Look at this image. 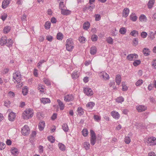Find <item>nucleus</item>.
<instances>
[{
    "label": "nucleus",
    "instance_id": "nucleus-1",
    "mask_svg": "<svg viewBox=\"0 0 156 156\" xmlns=\"http://www.w3.org/2000/svg\"><path fill=\"white\" fill-rule=\"evenodd\" d=\"M22 78V76L20 72L17 71L13 74V81L14 82V83L18 84V85H16V87L18 88L22 86L20 84Z\"/></svg>",
    "mask_w": 156,
    "mask_h": 156
},
{
    "label": "nucleus",
    "instance_id": "nucleus-2",
    "mask_svg": "<svg viewBox=\"0 0 156 156\" xmlns=\"http://www.w3.org/2000/svg\"><path fill=\"white\" fill-rule=\"evenodd\" d=\"M34 114L33 110L31 108L27 109L23 111L22 117L25 119H28L32 118Z\"/></svg>",
    "mask_w": 156,
    "mask_h": 156
},
{
    "label": "nucleus",
    "instance_id": "nucleus-3",
    "mask_svg": "<svg viewBox=\"0 0 156 156\" xmlns=\"http://www.w3.org/2000/svg\"><path fill=\"white\" fill-rule=\"evenodd\" d=\"M66 46L67 51H72L74 47V44L72 38H70L67 39L66 42Z\"/></svg>",
    "mask_w": 156,
    "mask_h": 156
},
{
    "label": "nucleus",
    "instance_id": "nucleus-4",
    "mask_svg": "<svg viewBox=\"0 0 156 156\" xmlns=\"http://www.w3.org/2000/svg\"><path fill=\"white\" fill-rule=\"evenodd\" d=\"M147 145L150 146H154L156 145V138L154 137L148 138L146 141Z\"/></svg>",
    "mask_w": 156,
    "mask_h": 156
},
{
    "label": "nucleus",
    "instance_id": "nucleus-5",
    "mask_svg": "<svg viewBox=\"0 0 156 156\" xmlns=\"http://www.w3.org/2000/svg\"><path fill=\"white\" fill-rule=\"evenodd\" d=\"M90 143L92 145H94L96 142V136L94 131L92 130H90Z\"/></svg>",
    "mask_w": 156,
    "mask_h": 156
},
{
    "label": "nucleus",
    "instance_id": "nucleus-6",
    "mask_svg": "<svg viewBox=\"0 0 156 156\" xmlns=\"http://www.w3.org/2000/svg\"><path fill=\"white\" fill-rule=\"evenodd\" d=\"M30 132V129L28 126L27 125H25L22 127L21 129V133L24 136L28 135Z\"/></svg>",
    "mask_w": 156,
    "mask_h": 156
},
{
    "label": "nucleus",
    "instance_id": "nucleus-7",
    "mask_svg": "<svg viewBox=\"0 0 156 156\" xmlns=\"http://www.w3.org/2000/svg\"><path fill=\"white\" fill-rule=\"evenodd\" d=\"M100 77L105 80H108L109 78V75L104 71H102L99 73Z\"/></svg>",
    "mask_w": 156,
    "mask_h": 156
},
{
    "label": "nucleus",
    "instance_id": "nucleus-8",
    "mask_svg": "<svg viewBox=\"0 0 156 156\" xmlns=\"http://www.w3.org/2000/svg\"><path fill=\"white\" fill-rule=\"evenodd\" d=\"M74 96L72 94H69L64 96V100L67 102L72 101L73 100Z\"/></svg>",
    "mask_w": 156,
    "mask_h": 156
},
{
    "label": "nucleus",
    "instance_id": "nucleus-9",
    "mask_svg": "<svg viewBox=\"0 0 156 156\" xmlns=\"http://www.w3.org/2000/svg\"><path fill=\"white\" fill-rule=\"evenodd\" d=\"M138 55L136 54H130L127 56V59L129 61L135 60L137 58Z\"/></svg>",
    "mask_w": 156,
    "mask_h": 156
},
{
    "label": "nucleus",
    "instance_id": "nucleus-10",
    "mask_svg": "<svg viewBox=\"0 0 156 156\" xmlns=\"http://www.w3.org/2000/svg\"><path fill=\"white\" fill-rule=\"evenodd\" d=\"M111 115L112 117L116 119H119L120 117V115L117 112L115 111H113L111 112Z\"/></svg>",
    "mask_w": 156,
    "mask_h": 156
},
{
    "label": "nucleus",
    "instance_id": "nucleus-11",
    "mask_svg": "<svg viewBox=\"0 0 156 156\" xmlns=\"http://www.w3.org/2000/svg\"><path fill=\"white\" fill-rule=\"evenodd\" d=\"M84 93L88 96H91L93 94V92L92 90L89 87L84 88Z\"/></svg>",
    "mask_w": 156,
    "mask_h": 156
},
{
    "label": "nucleus",
    "instance_id": "nucleus-12",
    "mask_svg": "<svg viewBox=\"0 0 156 156\" xmlns=\"http://www.w3.org/2000/svg\"><path fill=\"white\" fill-rule=\"evenodd\" d=\"M136 108L139 112H142L145 111L147 107L146 106L144 105H138L136 106Z\"/></svg>",
    "mask_w": 156,
    "mask_h": 156
},
{
    "label": "nucleus",
    "instance_id": "nucleus-13",
    "mask_svg": "<svg viewBox=\"0 0 156 156\" xmlns=\"http://www.w3.org/2000/svg\"><path fill=\"white\" fill-rule=\"evenodd\" d=\"M12 0H4L2 2V7L3 9L7 8Z\"/></svg>",
    "mask_w": 156,
    "mask_h": 156
},
{
    "label": "nucleus",
    "instance_id": "nucleus-14",
    "mask_svg": "<svg viewBox=\"0 0 156 156\" xmlns=\"http://www.w3.org/2000/svg\"><path fill=\"white\" fill-rule=\"evenodd\" d=\"M7 37L5 36L2 37L0 39V45L3 46L6 44L7 42Z\"/></svg>",
    "mask_w": 156,
    "mask_h": 156
},
{
    "label": "nucleus",
    "instance_id": "nucleus-15",
    "mask_svg": "<svg viewBox=\"0 0 156 156\" xmlns=\"http://www.w3.org/2000/svg\"><path fill=\"white\" fill-rule=\"evenodd\" d=\"M129 12V10L128 8H125L122 11V16L124 17H126L128 15Z\"/></svg>",
    "mask_w": 156,
    "mask_h": 156
},
{
    "label": "nucleus",
    "instance_id": "nucleus-16",
    "mask_svg": "<svg viewBox=\"0 0 156 156\" xmlns=\"http://www.w3.org/2000/svg\"><path fill=\"white\" fill-rule=\"evenodd\" d=\"M16 116V115L15 113L11 112L8 116L9 119L10 121H13L15 119Z\"/></svg>",
    "mask_w": 156,
    "mask_h": 156
},
{
    "label": "nucleus",
    "instance_id": "nucleus-17",
    "mask_svg": "<svg viewBox=\"0 0 156 156\" xmlns=\"http://www.w3.org/2000/svg\"><path fill=\"white\" fill-rule=\"evenodd\" d=\"M80 75V72L78 71H74L72 73L71 75V76L73 79L75 80L78 78L79 76Z\"/></svg>",
    "mask_w": 156,
    "mask_h": 156
},
{
    "label": "nucleus",
    "instance_id": "nucleus-18",
    "mask_svg": "<svg viewBox=\"0 0 156 156\" xmlns=\"http://www.w3.org/2000/svg\"><path fill=\"white\" fill-rule=\"evenodd\" d=\"M140 21L142 23L146 22L147 21V18L146 16L144 14L140 15L139 17Z\"/></svg>",
    "mask_w": 156,
    "mask_h": 156
},
{
    "label": "nucleus",
    "instance_id": "nucleus-19",
    "mask_svg": "<svg viewBox=\"0 0 156 156\" xmlns=\"http://www.w3.org/2000/svg\"><path fill=\"white\" fill-rule=\"evenodd\" d=\"M45 126V123L44 121H41L38 124V128L40 131L43 130Z\"/></svg>",
    "mask_w": 156,
    "mask_h": 156
},
{
    "label": "nucleus",
    "instance_id": "nucleus-20",
    "mask_svg": "<svg viewBox=\"0 0 156 156\" xmlns=\"http://www.w3.org/2000/svg\"><path fill=\"white\" fill-rule=\"evenodd\" d=\"M41 102L44 104H45L50 102V99L48 98H43L40 99Z\"/></svg>",
    "mask_w": 156,
    "mask_h": 156
},
{
    "label": "nucleus",
    "instance_id": "nucleus-21",
    "mask_svg": "<svg viewBox=\"0 0 156 156\" xmlns=\"http://www.w3.org/2000/svg\"><path fill=\"white\" fill-rule=\"evenodd\" d=\"M57 102L60 110H62L64 109L65 107V105L64 104L63 102L61 101L60 100H57Z\"/></svg>",
    "mask_w": 156,
    "mask_h": 156
},
{
    "label": "nucleus",
    "instance_id": "nucleus-22",
    "mask_svg": "<svg viewBox=\"0 0 156 156\" xmlns=\"http://www.w3.org/2000/svg\"><path fill=\"white\" fill-rule=\"evenodd\" d=\"M130 19L133 22L136 21L137 19V17L135 13H132L130 15Z\"/></svg>",
    "mask_w": 156,
    "mask_h": 156
},
{
    "label": "nucleus",
    "instance_id": "nucleus-23",
    "mask_svg": "<svg viewBox=\"0 0 156 156\" xmlns=\"http://www.w3.org/2000/svg\"><path fill=\"white\" fill-rule=\"evenodd\" d=\"M143 52L145 56H147L150 54V51L147 48H144L143 50Z\"/></svg>",
    "mask_w": 156,
    "mask_h": 156
},
{
    "label": "nucleus",
    "instance_id": "nucleus-24",
    "mask_svg": "<svg viewBox=\"0 0 156 156\" xmlns=\"http://www.w3.org/2000/svg\"><path fill=\"white\" fill-rule=\"evenodd\" d=\"M62 129L65 132L67 133L69 131V127L67 124L66 123H64L62 125Z\"/></svg>",
    "mask_w": 156,
    "mask_h": 156
},
{
    "label": "nucleus",
    "instance_id": "nucleus-25",
    "mask_svg": "<svg viewBox=\"0 0 156 156\" xmlns=\"http://www.w3.org/2000/svg\"><path fill=\"white\" fill-rule=\"evenodd\" d=\"M11 151L12 154L15 156L17 155L19 153L18 149L14 147L12 148Z\"/></svg>",
    "mask_w": 156,
    "mask_h": 156
},
{
    "label": "nucleus",
    "instance_id": "nucleus-26",
    "mask_svg": "<svg viewBox=\"0 0 156 156\" xmlns=\"http://www.w3.org/2000/svg\"><path fill=\"white\" fill-rule=\"evenodd\" d=\"M77 111L78 114L80 116L83 115L84 113V109L81 107H79L77 108Z\"/></svg>",
    "mask_w": 156,
    "mask_h": 156
},
{
    "label": "nucleus",
    "instance_id": "nucleus-27",
    "mask_svg": "<svg viewBox=\"0 0 156 156\" xmlns=\"http://www.w3.org/2000/svg\"><path fill=\"white\" fill-rule=\"evenodd\" d=\"M71 12L70 11L63 9L61 11V13L62 14L64 15H68L70 14L71 13Z\"/></svg>",
    "mask_w": 156,
    "mask_h": 156
},
{
    "label": "nucleus",
    "instance_id": "nucleus-28",
    "mask_svg": "<svg viewBox=\"0 0 156 156\" xmlns=\"http://www.w3.org/2000/svg\"><path fill=\"white\" fill-rule=\"evenodd\" d=\"M115 82L117 85H119L121 81V76L118 74L115 77Z\"/></svg>",
    "mask_w": 156,
    "mask_h": 156
},
{
    "label": "nucleus",
    "instance_id": "nucleus-29",
    "mask_svg": "<svg viewBox=\"0 0 156 156\" xmlns=\"http://www.w3.org/2000/svg\"><path fill=\"white\" fill-rule=\"evenodd\" d=\"M154 2L155 0H149L147 4L148 8L151 9L153 7Z\"/></svg>",
    "mask_w": 156,
    "mask_h": 156
},
{
    "label": "nucleus",
    "instance_id": "nucleus-30",
    "mask_svg": "<svg viewBox=\"0 0 156 156\" xmlns=\"http://www.w3.org/2000/svg\"><path fill=\"white\" fill-rule=\"evenodd\" d=\"M94 2L95 0H89V3L90 5H91L89 6L88 8L90 10L92 11L95 8V5L94 4L92 5Z\"/></svg>",
    "mask_w": 156,
    "mask_h": 156
},
{
    "label": "nucleus",
    "instance_id": "nucleus-31",
    "mask_svg": "<svg viewBox=\"0 0 156 156\" xmlns=\"http://www.w3.org/2000/svg\"><path fill=\"white\" fill-rule=\"evenodd\" d=\"M155 33H154L153 32L150 31L148 34V36L151 40H153L155 37Z\"/></svg>",
    "mask_w": 156,
    "mask_h": 156
},
{
    "label": "nucleus",
    "instance_id": "nucleus-32",
    "mask_svg": "<svg viewBox=\"0 0 156 156\" xmlns=\"http://www.w3.org/2000/svg\"><path fill=\"white\" fill-rule=\"evenodd\" d=\"M28 87L27 86L23 88L22 89V92L24 95H26L28 93Z\"/></svg>",
    "mask_w": 156,
    "mask_h": 156
},
{
    "label": "nucleus",
    "instance_id": "nucleus-33",
    "mask_svg": "<svg viewBox=\"0 0 156 156\" xmlns=\"http://www.w3.org/2000/svg\"><path fill=\"white\" fill-rule=\"evenodd\" d=\"M37 116V118L41 119H43L44 117V114L43 112H38Z\"/></svg>",
    "mask_w": 156,
    "mask_h": 156
},
{
    "label": "nucleus",
    "instance_id": "nucleus-34",
    "mask_svg": "<svg viewBox=\"0 0 156 156\" xmlns=\"http://www.w3.org/2000/svg\"><path fill=\"white\" fill-rule=\"evenodd\" d=\"M95 105V103L93 102H88L87 105V107L89 109H92Z\"/></svg>",
    "mask_w": 156,
    "mask_h": 156
},
{
    "label": "nucleus",
    "instance_id": "nucleus-35",
    "mask_svg": "<svg viewBox=\"0 0 156 156\" xmlns=\"http://www.w3.org/2000/svg\"><path fill=\"white\" fill-rule=\"evenodd\" d=\"M37 89L41 92H44V87L42 84H39L38 85Z\"/></svg>",
    "mask_w": 156,
    "mask_h": 156
},
{
    "label": "nucleus",
    "instance_id": "nucleus-36",
    "mask_svg": "<svg viewBox=\"0 0 156 156\" xmlns=\"http://www.w3.org/2000/svg\"><path fill=\"white\" fill-rule=\"evenodd\" d=\"M139 34L138 32L136 30H133L132 31L130 34L132 36L134 37H137Z\"/></svg>",
    "mask_w": 156,
    "mask_h": 156
},
{
    "label": "nucleus",
    "instance_id": "nucleus-37",
    "mask_svg": "<svg viewBox=\"0 0 156 156\" xmlns=\"http://www.w3.org/2000/svg\"><path fill=\"white\" fill-rule=\"evenodd\" d=\"M43 81L44 83L48 86L50 85L51 84L50 81L46 77H44V78Z\"/></svg>",
    "mask_w": 156,
    "mask_h": 156
},
{
    "label": "nucleus",
    "instance_id": "nucleus-38",
    "mask_svg": "<svg viewBox=\"0 0 156 156\" xmlns=\"http://www.w3.org/2000/svg\"><path fill=\"white\" fill-rule=\"evenodd\" d=\"M90 24L88 22H85L83 25V27L84 29L85 30H87L90 27Z\"/></svg>",
    "mask_w": 156,
    "mask_h": 156
},
{
    "label": "nucleus",
    "instance_id": "nucleus-39",
    "mask_svg": "<svg viewBox=\"0 0 156 156\" xmlns=\"http://www.w3.org/2000/svg\"><path fill=\"white\" fill-rule=\"evenodd\" d=\"M124 99L122 97H119L116 99V102L118 103H122L124 101Z\"/></svg>",
    "mask_w": 156,
    "mask_h": 156
},
{
    "label": "nucleus",
    "instance_id": "nucleus-40",
    "mask_svg": "<svg viewBox=\"0 0 156 156\" xmlns=\"http://www.w3.org/2000/svg\"><path fill=\"white\" fill-rule=\"evenodd\" d=\"M7 46L9 48L11 47L13 44L12 40L11 39H9L6 43Z\"/></svg>",
    "mask_w": 156,
    "mask_h": 156
},
{
    "label": "nucleus",
    "instance_id": "nucleus-41",
    "mask_svg": "<svg viewBox=\"0 0 156 156\" xmlns=\"http://www.w3.org/2000/svg\"><path fill=\"white\" fill-rule=\"evenodd\" d=\"M83 145L86 150H88L90 149V144L88 142H84L83 144Z\"/></svg>",
    "mask_w": 156,
    "mask_h": 156
},
{
    "label": "nucleus",
    "instance_id": "nucleus-42",
    "mask_svg": "<svg viewBox=\"0 0 156 156\" xmlns=\"http://www.w3.org/2000/svg\"><path fill=\"white\" fill-rule=\"evenodd\" d=\"M106 41L108 43L112 44L113 43V40L111 37H107L106 38Z\"/></svg>",
    "mask_w": 156,
    "mask_h": 156
},
{
    "label": "nucleus",
    "instance_id": "nucleus-43",
    "mask_svg": "<svg viewBox=\"0 0 156 156\" xmlns=\"http://www.w3.org/2000/svg\"><path fill=\"white\" fill-rule=\"evenodd\" d=\"M97 52V48L95 47H92L90 50V53L92 55H94Z\"/></svg>",
    "mask_w": 156,
    "mask_h": 156
},
{
    "label": "nucleus",
    "instance_id": "nucleus-44",
    "mask_svg": "<svg viewBox=\"0 0 156 156\" xmlns=\"http://www.w3.org/2000/svg\"><path fill=\"white\" fill-rule=\"evenodd\" d=\"M11 27L9 26H6L5 27L3 30V32L5 34L8 33L10 30Z\"/></svg>",
    "mask_w": 156,
    "mask_h": 156
},
{
    "label": "nucleus",
    "instance_id": "nucleus-45",
    "mask_svg": "<svg viewBox=\"0 0 156 156\" xmlns=\"http://www.w3.org/2000/svg\"><path fill=\"white\" fill-rule=\"evenodd\" d=\"M109 85L110 87H112L114 90L116 89V88L115 82L114 81L110 82L109 84Z\"/></svg>",
    "mask_w": 156,
    "mask_h": 156
},
{
    "label": "nucleus",
    "instance_id": "nucleus-46",
    "mask_svg": "<svg viewBox=\"0 0 156 156\" xmlns=\"http://www.w3.org/2000/svg\"><path fill=\"white\" fill-rule=\"evenodd\" d=\"M82 133L83 136L84 137H86L87 136L88 131L87 129H84L82 130Z\"/></svg>",
    "mask_w": 156,
    "mask_h": 156
},
{
    "label": "nucleus",
    "instance_id": "nucleus-47",
    "mask_svg": "<svg viewBox=\"0 0 156 156\" xmlns=\"http://www.w3.org/2000/svg\"><path fill=\"white\" fill-rule=\"evenodd\" d=\"M79 41L81 43H84L86 41V38L83 36H80L79 38Z\"/></svg>",
    "mask_w": 156,
    "mask_h": 156
},
{
    "label": "nucleus",
    "instance_id": "nucleus-48",
    "mask_svg": "<svg viewBox=\"0 0 156 156\" xmlns=\"http://www.w3.org/2000/svg\"><path fill=\"white\" fill-rule=\"evenodd\" d=\"M58 147L59 149L62 151H65L66 147L62 143L58 144Z\"/></svg>",
    "mask_w": 156,
    "mask_h": 156
},
{
    "label": "nucleus",
    "instance_id": "nucleus-49",
    "mask_svg": "<svg viewBox=\"0 0 156 156\" xmlns=\"http://www.w3.org/2000/svg\"><path fill=\"white\" fill-rule=\"evenodd\" d=\"M126 32V30L125 27L121 28L119 30V33L122 34H124Z\"/></svg>",
    "mask_w": 156,
    "mask_h": 156
},
{
    "label": "nucleus",
    "instance_id": "nucleus-50",
    "mask_svg": "<svg viewBox=\"0 0 156 156\" xmlns=\"http://www.w3.org/2000/svg\"><path fill=\"white\" fill-rule=\"evenodd\" d=\"M63 38V35L62 34L59 33L57 34V38L58 40H61Z\"/></svg>",
    "mask_w": 156,
    "mask_h": 156
},
{
    "label": "nucleus",
    "instance_id": "nucleus-51",
    "mask_svg": "<svg viewBox=\"0 0 156 156\" xmlns=\"http://www.w3.org/2000/svg\"><path fill=\"white\" fill-rule=\"evenodd\" d=\"M48 140L52 143H54L55 141V138L52 136H50L48 137Z\"/></svg>",
    "mask_w": 156,
    "mask_h": 156
},
{
    "label": "nucleus",
    "instance_id": "nucleus-52",
    "mask_svg": "<svg viewBox=\"0 0 156 156\" xmlns=\"http://www.w3.org/2000/svg\"><path fill=\"white\" fill-rule=\"evenodd\" d=\"M143 83V81L142 80L140 79L137 81L135 83L136 86H139L141 85Z\"/></svg>",
    "mask_w": 156,
    "mask_h": 156
},
{
    "label": "nucleus",
    "instance_id": "nucleus-53",
    "mask_svg": "<svg viewBox=\"0 0 156 156\" xmlns=\"http://www.w3.org/2000/svg\"><path fill=\"white\" fill-rule=\"evenodd\" d=\"M133 42L134 46L137 45L138 44V39L137 38H134L133 39Z\"/></svg>",
    "mask_w": 156,
    "mask_h": 156
},
{
    "label": "nucleus",
    "instance_id": "nucleus-54",
    "mask_svg": "<svg viewBox=\"0 0 156 156\" xmlns=\"http://www.w3.org/2000/svg\"><path fill=\"white\" fill-rule=\"evenodd\" d=\"M51 23L50 22L47 21L46 22L45 24L44 27L46 29H49L51 26Z\"/></svg>",
    "mask_w": 156,
    "mask_h": 156
},
{
    "label": "nucleus",
    "instance_id": "nucleus-55",
    "mask_svg": "<svg viewBox=\"0 0 156 156\" xmlns=\"http://www.w3.org/2000/svg\"><path fill=\"white\" fill-rule=\"evenodd\" d=\"M141 61L140 60H135L133 62V65L135 66H136L140 64Z\"/></svg>",
    "mask_w": 156,
    "mask_h": 156
},
{
    "label": "nucleus",
    "instance_id": "nucleus-56",
    "mask_svg": "<svg viewBox=\"0 0 156 156\" xmlns=\"http://www.w3.org/2000/svg\"><path fill=\"white\" fill-rule=\"evenodd\" d=\"M131 141V139L129 136H126L125 138V142L126 144H129Z\"/></svg>",
    "mask_w": 156,
    "mask_h": 156
},
{
    "label": "nucleus",
    "instance_id": "nucleus-57",
    "mask_svg": "<svg viewBox=\"0 0 156 156\" xmlns=\"http://www.w3.org/2000/svg\"><path fill=\"white\" fill-rule=\"evenodd\" d=\"M140 36L142 38H145L147 36V34L146 32L143 31L141 33Z\"/></svg>",
    "mask_w": 156,
    "mask_h": 156
},
{
    "label": "nucleus",
    "instance_id": "nucleus-58",
    "mask_svg": "<svg viewBox=\"0 0 156 156\" xmlns=\"http://www.w3.org/2000/svg\"><path fill=\"white\" fill-rule=\"evenodd\" d=\"M98 38V37L96 35L94 34L91 36V39L93 41H96L97 40Z\"/></svg>",
    "mask_w": 156,
    "mask_h": 156
},
{
    "label": "nucleus",
    "instance_id": "nucleus-59",
    "mask_svg": "<svg viewBox=\"0 0 156 156\" xmlns=\"http://www.w3.org/2000/svg\"><path fill=\"white\" fill-rule=\"evenodd\" d=\"M5 147V144L2 142H0V150H2Z\"/></svg>",
    "mask_w": 156,
    "mask_h": 156
},
{
    "label": "nucleus",
    "instance_id": "nucleus-60",
    "mask_svg": "<svg viewBox=\"0 0 156 156\" xmlns=\"http://www.w3.org/2000/svg\"><path fill=\"white\" fill-rule=\"evenodd\" d=\"M7 17V14L5 13H4L2 15L1 18L3 21H4L6 20Z\"/></svg>",
    "mask_w": 156,
    "mask_h": 156
},
{
    "label": "nucleus",
    "instance_id": "nucleus-61",
    "mask_svg": "<svg viewBox=\"0 0 156 156\" xmlns=\"http://www.w3.org/2000/svg\"><path fill=\"white\" fill-rule=\"evenodd\" d=\"M65 6L64 4V2H60L59 4V8L61 9V10L63 9H64Z\"/></svg>",
    "mask_w": 156,
    "mask_h": 156
},
{
    "label": "nucleus",
    "instance_id": "nucleus-62",
    "mask_svg": "<svg viewBox=\"0 0 156 156\" xmlns=\"http://www.w3.org/2000/svg\"><path fill=\"white\" fill-rule=\"evenodd\" d=\"M94 119L96 121L98 122L101 119V117L97 115H94Z\"/></svg>",
    "mask_w": 156,
    "mask_h": 156
},
{
    "label": "nucleus",
    "instance_id": "nucleus-63",
    "mask_svg": "<svg viewBox=\"0 0 156 156\" xmlns=\"http://www.w3.org/2000/svg\"><path fill=\"white\" fill-rule=\"evenodd\" d=\"M95 20L96 21H99L100 20L101 17L100 15L98 14H96L95 15Z\"/></svg>",
    "mask_w": 156,
    "mask_h": 156
},
{
    "label": "nucleus",
    "instance_id": "nucleus-64",
    "mask_svg": "<svg viewBox=\"0 0 156 156\" xmlns=\"http://www.w3.org/2000/svg\"><path fill=\"white\" fill-rule=\"evenodd\" d=\"M148 156H156V154L154 152L151 151L148 153Z\"/></svg>",
    "mask_w": 156,
    "mask_h": 156
}]
</instances>
